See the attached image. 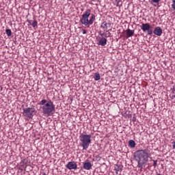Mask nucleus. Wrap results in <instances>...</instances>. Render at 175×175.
Returning <instances> with one entry per match:
<instances>
[{
	"label": "nucleus",
	"instance_id": "nucleus-16",
	"mask_svg": "<svg viewBox=\"0 0 175 175\" xmlns=\"http://www.w3.org/2000/svg\"><path fill=\"white\" fill-rule=\"evenodd\" d=\"M111 33L107 31L105 33L100 34V36H105V38H110Z\"/></svg>",
	"mask_w": 175,
	"mask_h": 175
},
{
	"label": "nucleus",
	"instance_id": "nucleus-23",
	"mask_svg": "<svg viewBox=\"0 0 175 175\" xmlns=\"http://www.w3.org/2000/svg\"><path fill=\"white\" fill-rule=\"evenodd\" d=\"M28 25H32V21L27 20Z\"/></svg>",
	"mask_w": 175,
	"mask_h": 175
},
{
	"label": "nucleus",
	"instance_id": "nucleus-9",
	"mask_svg": "<svg viewBox=\"0 0 175 175\" xmlns=\"http://www.w3.org/2000/svg\"><path fill=\"white\" fill-rule=\"evenodd\" d=\"M153 33H154L157 36H161L162 35V28H161V27H157L154 28Z\"/></svg>",
	"mask_w": 175,
	"mask_h": 175
},
{
	"label": "nucleus",
	"instance_id": "nucleus-21",
	"mask_svg": "<svg viewBox=\"0 0 175 175\" xmlns=\"http://www.w3.org/2000/svg\"><path fill=\"white\" fill-rule=\"evenodd\" d=\"M172 8L174 10H175V0L172 1Z\"/></svg>",
	"mask_w": 175,
	"mask_h": 175
},
{
	"label": "nucleus",
	"instance_id": "nucleus-25",
	"mask_svg": "<svg viewBox=\"0 0 175 175\" xmlns=\"http://www.w3.org/2000/svg\"><path fill=\"white\" fill-rule=\"evenodd\" d=\"M172 147L174 149H175V141L172 142Z\"/></svg>",
	"mask_w": 175,
	"mask_h": 175
},
{
	"label": "nucleus",
	"instance_id": "nucleus-1",
	"mask_svg": "<svg viewBox=\"0 0 175 175\" xmlns=\"http://www.w3.org/2000/svg\"><path fill=\"white\" fill-rule=\"evenodd\" d=\"M134 157L136 162H137V167L142 170L143 167H146V165L148 162V158H150V153L146 149L139 150L135 152Z\"/></svg>",
	"mask_w": 175,
	"mask_h": 175
},
{
	"label": "nucleus",
	"instance_id": "nucleus-6",
	"mask_svg": "<svg viewBox=\"0 0 175 175\" xmlns=\"http://www.w3.org/2000/svg\"><path fill=\"white\" fill-rule=\"evenodd\" d=\"M141 29L143 32H147V35H152V29H151V25L149 23H142Z\"/></svg>",
	"mask_w": 175,
	"mask_h": 175
},
{
	"label": "nucleus",
	"instance_id": "nucleus-5",
	"mask_svg": "<svg viewBox=\"0 0 175 175\" xmlns=\"http://www.w3.org/2000/svg\"><path fill=\"white\" fill-rule=\"evenodd\" d=\"M23 110V111L22 114L23 116H24V117H27V120H29L33 118V113L35 112L33 109L31 107H28V108H24Z\"/></svg>",
	"mask_w": 175,
	"mask_h": 175
},
{
	"label": "nucleus",
	"instance_id": "nucleus-3",
	"mask_svg": "<svg viewBox=\"0 0 175 175\" xmlns=\"http://www.w3.org/2000/svg\"><path fill=\"white\" fill-rule=\"evenodd\" d=\"M96 20L95 14H91V10L88 9L82 15V18L81 19V23L83 25L87 27V25H92L94 24V21Z\"/></svg>",
	"mask_w": 175,
	"mask_h": 175
},
{
	"label": "nucleus",
	"instance_id": "nucleus-7",
	"mask_svg": "<svg viewBox=\"0 0 175 175\" xmlns=\"http://www.w3.org/2000/svg\"><path fill=\"white\" fill-rule=\"evenodd\" d=\"M66 167L68 169V170H76V169H77V164L75 161H70L66 165Z\"/></svg>",
	"mask_w": 175,
	"mask_h": 175
},
{
	"label": "nucleus",
	"instance_id": "nucleus-17",
	"mask_svg": "<svg viewBox=\"0 0 175 175\" xmlns=\"http://www.w3.org/2000/svg\"><path fill=\"white\" fill-rule=\"evenodd\" d=\"M7 36H12V30L10 29H7L5 30Z\"/></svg>",
	"mask_w": 175,
	"mask_h": 175
},
{
	"label": "nucleus",
	"instance_id": "nucleus-19",
	"mask_svg": "<svg viewBox=\"0 0 175 175\" xmlns=\"http://www.w3.org/2000/svg\"><path fill=\"white\" fill-rule=\"evenodd\" d=\"M32 27L36 28V27H38V21H33L31 23Z\"/></svg>",
	"mask_w": 175,
	"mask_h": 175
},
{
	"label": "nucleus",
	"instance_id": "nucleus-20",
	"mask_svg": "<svg viewBox=\"0 0 175 175\" xmlns=\"http://www.w3.org/2000/svg\"><path fill=\"white\" fill-rule=\"evenodd\" d=\"M152 161H153V166L154 167H157V165L158 163V161H157V160H152Z\"/></svg>",
	"mask_w": 175,
	"mask_h": 175
},
{
	"label": "nucleus",
	"instance_id": "nucleus-24",
	"mask_svg": "<svg viewBox=\"0 0 175 175\" xmlns=\"http://www.w3.org/2000/svg\"><path fill=\"white\" fill-rule=\"evenodd\" d=\"M82 33H83V35H85V33H87V30H85V29H82Z\"/></svg>",
	"mask_w": 175,
	"mask_h": 175
},
{
	"label": "nucleus",
	"instance_id": "nucleus-4",
	"mask_svg": "<svg viewBox=\"0 0 175 175\" xmlns=\"http://www.w3.org/2000/svg\"><path fill=\"white\" fill-rule=\"evenodd\" d=\"M92 135L88 134H80L79 140H80V146L82 147L83 150L87 151L88 150V147H90V144L92 143L91 139Z\"/></svg>",
	"mask_w": 175,
	"mask_h": 175
},
{
	"label": "nucleus",
	"instance_id": "nucleus-14",
	"mask_svg": "<svg viewBox=\"0 0 175 175\" xmlns=\"http://www.w3.org/2000/svg\"><path fill=\"white\" fill-rule=\"evenodd\" d=\"M129 146L131 148H135V147H136V142H135L133 139H130L129 141Z\"/></svg>",
	"mask_w": 175,
	"mask_h": 175
},
{
	"label": "nucleus",
	"instance_id": "nucleus-10",
	"mask_svg": "<svg viewBox=\"0 0 175 175\" xmlns=\"http://www.w3.org/2000/svg\"><path fill=\"white\" fill-rule=\"evenodd\" d=\"M110 27H111V23L107 22H103L100 25V28H103L104 31L107 30V28H110Z\"/></svg>",
	"mask_w": 175,
	"mask_h": 175
},
{
	"label": "nucleus",
	"instance_id": "nucleus-22",
	"mask_svg": "<svg viewBox=\"0 0 175 175\" xmlns=\"http://www.w3.org/2000/svg\"><path fill=\"white\" fill-rule=\"evenodd\" d=\"M152 2H154V3H159V1L161 0H152Z\"/></svg>",
	"mask_w": 175,
	"mask_h": 175
},
{
	"label": "nucleus",
	"instance_id": "nucleus-26",
	"mask_svg": "<svg viewBox=\"0 0 175 175\" xmlns=\"http://www.w3.org/2000/svg\"><path fill=\"white\" fill-rule=\"evenodd\" d=\"M175 98V96H172V99Z\"/></svg>",
	"mask_w": 175,
	"mask_h": 175
},
{
	"label": "nucleus",
	"instance_id": "nucleus-18",
	"mask_svg": "<svg viewBox=\"0 0 175 175\" xmlns=\"http://www.w3.org/2000/svg\"><path fill=\"white\" fill-rule=\"evenodd\" d=\"M116 6H118V8H121L122 6V1L121 0L118 1Z\"/></svg>",
	"mask_w": 175,
	"mask_h": 175
},
{
	"label": "nucleus",
	"instance_id": "nucleus-8",
	"mask_svg": "<svg viewBox=\"0 0 175 175\" xmlns=\"http://www.w3.org/2000/svg\"><path fill=\"white\" fill-rule=\"evenodd\" d=\"M98 46H105L107 44V39L105 37L101 38L98 42Z\"/></svg>",
	"mask_w": 175,
	"mask_h": 175
},
{
	"label": "nucleus",
	"instance_id": "nucleus-11",
	"mask_svg": "<svg viewBox=\"0 0 175 175\" xmlns=\"http://www.w3.org/2000/svg\"><path fill=\"white\" fill-rule=\"evenodd\" d=\"M92 167V164L91 163V162L88 161L83 163V169H85V170H91Z\"/></svg>",
	"mask_w": 175,
	"mask_h": 175
},
{
	"label": "nucleus",
	"instance_id": "nucleus-15",
	"mask_svg": "<svg viewBox=\"0 0 175 175\" xmlns=\"http://www.w3.org/2000/svg\"><path fill=\"white\" fill-rule=\"evenodd\" d=\"M94 79L96 81H98V80H100V75L99 74V72H96L94 75Z\"/></svg>",
	"mask_w": 175,
	"mask_h": 175
},
{
	"label": "nucleus",
	"instance_id": "nucleus-2",
	"mask_svg": "<svg viewBox=\"0 0 175 175\" xmlns=\"http://www.w3.org/2000/svg\"><path fill=\"white\" fill-rule=\"evenodd\" d=\"M38 105L42 107V113L47 117H50L55 113V105L51 100H46V99L42 100Z\"/></svg>",
	"mask_w": 175,
	"mask_h": 175
},
{
	"label": "nucleus",
	"instance_id": "nucleus-27",
	"mask_svg": "<svg viewBox=\"0 0 175 175\" xmlns=\"http://www.w3.org/2000/svg\"><path fill=\"white\" fill-rule=\"evenodd\" d=\"M92 1H94V2H95V1H96V0H92Z\"/></svg>",
	"mask_w": 175,
	"mask_h": 175
},
{
	"label": "nucleus",
	"instance_id": "nucleus-12",
	"mask_svg": "<svg viewBox=\"0 0 175 175\" xmlns=\"http://www.w3.org/2000/svg\"><path fill=\"white\" fill-rule=\"evenodd\" d=\"M126 38H132L135 34V30H131V29H127L126 30Z\"/></svg>",
	"mask_w": 175,
	"mask_h": 175
},
{
	"label": "nucleus",
	"instance_id": "nucleus-13",
	"mask_svg": "<svg viewBox=\"0 0 175 175\" xmlns=\"http://www.w3.org/2000/svg\"><path fill=\"white\" fill-rule=\"evenodd\" d=\"M122 167L123 166L121 165H116L115 166V170H116V174H118L119 173H121V172H122Z\"/></svg>",
	"mask_w": 175,
	"mask_h": 175
}]
</instances>
